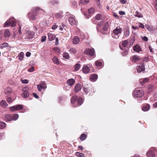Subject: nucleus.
<instances>
[{"label":"nucleus","instance_id":"nucleus-1","mask_svg":"<svg viewBox=\"0 0 157 157\" xmlns=\"http://www.w3.org/2000/svg\"><path fill=\"white\" fill-rule=\"evenodd\" d=\"M43 11L44 10L43 9L39 7H36L35 10L33 11V12H30L28 13V17L30 20H35L36 18L37 14L36 13H42Z\"/></svg>","mask_w":157,"mask_h":157},{"label":"nucleus","instance_id":"nucleus-2","mask_svg":"<svg viewBox=\"0 0 157 157\" xmlns=\"http://www.w3.org/2000/svg\"><path fill=\"white\" fill-rule=\"evenodd\" d=\"M122 31V30L120 27L117 26L113 30V33L111 34V36L113 38L117 39L119 38Z\"/></svg>","mask_w":157,"mask_h":157},{"label":"nucleus","instance_id":"nucleus-3","mask_svg":"<svg viewBox=\"0 0 157 157\" xmlns=\"http://www.w3.org/2000/svg\"><path fill=\"white\" fill-rule=\"evenodd\" d=\"M144 94V92L142 90L136 89L134 90L132 93L133 96L134 98H140Z\"/></svg>","mask_w":157,"mask_h":157},{"label":"nucleus","instance_id":"nucleus-4","mask_svg":"<svg viewBox=\"0 0 157 157\" xmlns=\"http://www.w3.org/2000/svg\"><path fill=\"white\" fill-rule=\"evenodd\" d=\"M11 25L12 27L15 26L16 25L15 19L14 17H11L9 20L6 21L4 24V26L8 27Z\"/></svg>","mask_w":157,"mask_h":157},{"label":"nucleus","instance_id":"nucleus-5","mask_svg":"<svg viewBox=\"0 0 157 157\" xmlns=\"http://www.w3.org/2000/svg\"><path fill=\"white\" fill-rule=\"evenodd\" d=\"M34 35V33L30 31H26V33L23 34L25 39L27 40H31L33 37Z\"/></svg>","mask_w":157,"mask_h":157},{"label":"nucleus","instance_id":"nucleus-6","mask_svg":"<svg viewBox=\"0 0 157 157\" xmlns=\"http://www.w3.org/2000/svg\"><path fill=\"white\" fill-rule=\"evenodd\" d=\"M68 21L69 23L72 26L76 25L78 24V21L75 19V16L71 15L68 18Z\"/></svg>","mask_w":157,"mask_h":157},{"label":"nucleus","instance_id":"nucleus-7","mask_svg":"<svg viewBox=\"0 0 157 157\" xmlns=\"http://www.w3.org/2000/svg\"><path fill=\"white\" fill-rule=\"evenodd\" d=\"M37 87L38 91H41L42 89H45L47 88V85L44 82L41 81L39 84L37 85Z\"/></svg>","mask_w":157,"mask_h":157},{"label":"nucleus","instance_id":"nucleus-8","mask_svg":"<svg viewBox=\"0 0 157 157\" xmlns=\"http://www.w3.org/2000/svg\"><path fill=\"white\" fill-rule=\"evenodd\" d=\"M29 89V87H25L23 88V93L21 94L23 98H26L29 97V95L28 92Z\"/></svg>","mask_w":157,"mask_h":157},{"label":"nucleus","instance_id":"nucleus-9","mask_svg":"<svg viewBox=\"0 0 157 157\" xmlns=\"http://www.w3.org/2000/svg\"><path fill=\"white\" fill-rule=\"evenodd\" d=\"M94 52L95 51L94 48H88L85 50L84 51V53L90 56H92L94 55Z\"/></svg>","mask_w":157,"mask_h":157},{"label":"nucleus","instance_id":"nucleus-10","mask_svg":"<svg viewBox=\"0 0 157 157\" xmlns=\"http://www.w3.org/2000/svg\"><path fill=\"white\" fill-rule=\"evenodd\" d=\"M83 90L84 92L87 94L89 95H90L91 94H93L94 91L93 89H92L90 87L88 88L87 87H83Z\"/></svg>","mask_w":157,"mask_h":157},{"label":"nucleus","instance_id":"nucleus-11","mask_svg":"<svg viewBox=\"0 0 157 157\" xmlns=\"http://www.w3.org/2000/svg\"><path fill=\"white\" fill-rule=\"evenodd\" d=\"M144 65L143 63L137 67V71L138 73H140L142 71H144L145 70Z\"/></svg>","mask_w":157,"mask_h":157},{"label":"nucleus","instance_id":"nucleus-12","mask_svg":"<svg viewBox=\"0 0 157 157\" xmlns=\"http://www.w3.org/2000/svg\"><path fill=\"white\" fill-rule=\"evenodd\" d=\"M145 27L151 33H153L155 30V29L154 26L148 25H146Z\"/></svg>","mask_w":157,"mask_h":157},{"label":"nucleus","instance_id":"nucleus-13","mask_svg":"<svg viewBox=\"0 0 157 157\" xmlns=\"http://www.w3.org/2000/svg\"><path fill=\"white\" fill-rule=\"evenodd\" d=\"M140 59L139 56L135 55L131 58V60L132 62L135 63Z\"/></svg>","mask_w":157,"mask_h":157},{"label":"nucleus","instance_id":"nucleus-14","mask_svg":"<svg viewBox=\"0 0 157 157\" xmlns=\"http://www.w3.org/2000/svg\"><path fill=\"white\" fill-rule=\"evenodd\" d=\"M90 70V69L89 67L87 65H84L82 69L83 73L85 74H87L88 73Z\"/></svg>","mask_w":157,"mask_h":157},{"label":"nucleus","instance_id":"nucleus-15","mask_svg":"<svg viewBox=\"0 0 157 157\" xmlns=\"http://www.w3.org/2000/svg\"><path fill=\"white\" fill-rule=\"evenodd\" d=\"M48 39L49 41H52L54 40L56 38V36L54 34L48 33Z\"/></svg>","mask_w":157,"mask_h":157},{"label":"nucleus","instance_id":"nucleus-16","mask_svg":"<svg viewBox=\"0 0 157 157\" xmlns=\"http://www.w3.org/2000/svg\"><path fill=\"white\" fill-rule=\"evenodd\" d=\"M79 38L78 36H75L74 37L73 40V43L74 44H78L79 42Z\"/></svg>","mask_w":157,"mask_h":157},{"label":"nucleus","instance_id":"nucleus-17","mask_svg":"<svg viewBox=\"0 0 157 157\" xmlns=\"http://www.w3.org/2000/svg\"><path fill=\"white\" fill-rule=\"evenodd\" d=\"M82 88L81 85L79 84H77L75 87V92H78L81 90Z\"/></svg>","mask_w":157,"mask_h":157},{"label":"nucleus","instance_id":"nucleus-18","mask_svg":"<svg viewBox=\"0 0 157 157\" xmlns=\"http://www.w3.org/2000/svg\"><path fill=\"white\" fill-rule=\"evenodd\" d=\"M150 109V106L148 104L144 105L142 108V110L144 111H148Z\"/></svg>","mask_w":157,"mask_h":157},{"label":"nucleus","instance_id":"nucleus-19","mask_svg":"<svg viewBox=\"0 0 157 157\" xmlns=\"http://www.w3.org/2000/svg\"><path fill=\"white\" fill-rule=\"evenodd\" d=\"M75 82V80L73 78L69 79L67 81V84L70 86H72Z\"/></svg>","mask_w":157,"mask_h":157},{"label":"nucleus","instance_id":"nucleus-20","mask_svg":"<svg viewBox=\"0 0 157 157\" xmlns=\"http://www.w3.org/2000/svg\"><path fill=\"white\" fill-rule=\"evenodd\" d=\"M10 33L9 30H6L4 32V36L5 38H8L10 36Z\"/></svg>","mask_w":157,"mask_h":157},{"label":"nucleus","instance_id":"nucleus-21","mask_svg":"<svg viewBox=\"0 0 157 157\" xmlns=\"http://www.w3.org/2000/svg\"><path fill=\"white\" fill-rule=\"evenodd\" d=\"M5 119L7 121H10L12 120V117L10 115L6 114L5 115Z\"/></svg>","mask_w":157,"mask_h":157},{"label":"nucleus","instance_id":"nucleus-22","mask_svg":"<svg viewBox=\"0 0 157 157\" xmlns=\"http://www.w3.org/2000/svg\"><path fill=\"white\" fill-rule=\"evenodd\" d=\"M98 78V75L96 74H93L91 76L90 79L91 81L94 82L96 81Z\"/></svg>","mask_w":157,"mask_h":157},{"label":"nucleus","instance_id":"nucleus-23","mask_svg":"<svg viewBox=\"0 0 157 157\" xmlns=\"http://www.w3.org/2000/svg\"><path fill=\"white\" fill-rule=\"evenodd\" d=\"M133 50L134 51H136L137 52H139L140 51H141L140 46L137 45L133 47Z\"/></svg>","mask_w":157,"mask_h":157},{"label":"nucleus","instance_id":"nucleus-24","mask_svg":"<svg viewBox=\"0 0 157 157\" xmlns=\"http://www.w3.org/2000/svg\"><path fill=\"white\" fill-rule=\"evenodd\" d=\"M149 79L147 78H145L144 79H142L140 80V83L142 85L145 84L147 82Z\"/></svg>","mask_w":157,"mask_h":157},{"label":"nucleus","instance_id":"nucleus-25","mask_svg":"<svg viewBox=\"0 0 157 157\" xmlns=\"http://www.w3.org/2000/svg\"><path fill=\"white\" fill-rule=\"evenodd\" d=\"M147 155L148 157H153L155 156V154L152 151H148L147 153Z\"/></svg>","mask_w":157,"mask_h":157},{"label":"nucleus","instance_id":"nucleus-26","mask_svg":"<svg viewBox=\"0 0 157 157\" xmlns=\"http://www.w3.org/2000/svg\"><path fill=\"white\" fill-rule=\"evenodd\" d=\"M0 105L3 107H6L8 105L6 101L2 100L0 102Z\"/></svg>","mask_w":157,"mask_h":157},{"label":"nucleus","instance_id":"nucleus-27","mask_svg":"<svg viewBox=\"0 0 157 157\" xmlns=\"http://www.w3.org/2000/svg\"><path fill=\"white\" fill-rule=\"evenodd\" d=\"M135 16L139 18H142L143 17L142 14L138 11H136V12Z\"/></svg>","mask_w":157,"mask_h":157},{"label":"nucleus","instance_id":"nucleus-28","mask_svg":"<svg viewBox=\"0 0 157 157\" xmlns=\"http://www.w3.org/2000/svg\"><path fill=\"white\" fill-rule=\"evenodd\" d=\"M12 120L16 121L17 119L19 117V115L18 114L15 113L13 114L12 116Z\"/></svg>","mask_w":157,"mask_h":157},{"label":"nucleus","instance_id":"nucleus-29","mask_svg":"<svg viewBox=\"0 0 157 157\" xmlns=\"http://www.w3.org/2000/svg\"><path fill=\"white\" fill-rule=\"evenodd\" d=\"M109 28V24L108 22H106L104 24V26L103 28V30L105 31H106Z\"/></svg>","mask_w":157,"mask_h":157},{"label":"nucleus","instance_id":"nucleus-30","mask_svg":"<svg viewBox=\"0 0 157 157\" xmlns=\"http://www.w3.org/2000/svg\"><path fill=\"white\" fill-rule=\"evenodd\" d=\"M129 35V29H127L124 33V36L125 37H128Z\"/></svg>","mask_w":157,"mask_h":157},{"label":"nucleus","instance_id":"nucleus-31","mask_svg":"<svg viewBox=\"0 0 157 157\" xmlns=\"http://www.w3.org/2000/svg\"><path fill=\"white\" fill-rule=\"evenodd\" d=\"M63 13L62 12L58 13L56 14L55 17L57 18H61L62 17Z\"/></svg>","mask_w":157,"mask_h":157},{"label":"nucleus","instance_id":"nucleus-32","mask_svg":"<svg viewBox=\"0 0 157 157\" xmlns=\"http://www.w3.org/2000/svg\"><path fill=\"white\" fill-rule=\"evenodd\" d=\"M24 54L23 52H21L19 55V59L20 60H22L24 58Z\"/></svg>","mask_w":157,"mask_h":157},{"label":"nucleus","instance_id":"nucleus-33","mask_svg":"<svg viewBox=\"0 0 157 157\" xmlns=\"http://www.w3.org/2000/svg\"><path fill=\"white\" fill-rule=\"evenodd\" d=\"M86 137L87 136L85 134H82L81 135L80 138L81 140L83 141L86 139Z\"/></svg>","mask_w":157,"mask_h":157},{"label":"nucleus","instance_id":"nucleus-34","mask_svg":"<svg viewBox=\"0 0 157 157\" xmlns=\"http://www.w3.org/2000/svg\"><path fill=\"white\" fill-rule=\"evenodd\" d=\"M83 101L82 98L79 97L77 103L79 105H80L83 103Z\"/></svg>","mask_w":157,"mask_h":157},{"label":"nucleus","instance_id":"nucleus-35","mask_svg":"<svg viewBox=\"0 0 157 157\" xmlns=\"http://www.w3.org/2000/svg\"><path fill=\"white\" fill-rule=\"evenodd\" d=\"M8 44L6 43H4L1 44L0 45V48H3L8 46Z\"/></svg>","mask_w":157,"mask_h":157},{"label":"nucleus","instance_id":"nucleus-36","mask_svg":"<svg viewBox=\"0 0 157 157\" xmlns=\"http://www.w3.org/2000/svg\"><path fill=\"white\" fill-rule=\"evenodd\" d=\"M70 52L72 54H75L77 52V51L76 49L73 48H71L69 50Z\"/></svg>","mask_w":157,"mask_h":157},{"label":"nucleus","instance_id":"nucleus-37","mask_svg":"<svg viewBox=\"0 0 157 157\" xmlns=\"http://www.w3.org/2000/svg\"><path fill=\"white\" fill-rule=\"evenodd\" d=\"M77 97L76 96H73L71 100V102L72 104H74L76 101L77 99Z\"/></svg>","mask_w":157,"mask_h":157},{"label":"nucleus","instance_id":"nucleus-38","mask_svg":"<svg viewBox=\"0 0 157 157\" xmlns=\"http://www.w3.org/2000/svg\"><path fill=\"white\" fill-rule=\"evenodd\" d=\"M128 42L127 40L123 41L122 43V45L123 47H126L128 45Z\"/></svg>","mask_w":157,"mask_h":157},{"label":"nucleus","instance_id":"nucleus-39","mask_svg":"<svg viewBox=\"0 0 157 157\" xmlns=\"http://www.w3.org/2000/svg\"><path fill=\"white\" fill-rule=\"evenodd\" d=\"M6 126V124L5 123L3 122H0V128L3 129Z\"/></svg>","mask_w":157,"mask_h":157},{"label":"nucleus","instance_id":"nucleus-40","mask_svg":"<svg viewBox=\"0 0 157 157\" xmlns=\"http://www.w3.org/2000/svg\"><path fill=\"white\" fill-rule=\"evenodd\" d=\"M63 57L64 58L68 59L69 58V55L68 53L67 52H64L63 54Z\"/></svg>","mask_w":157,"mask_h":157},{"label":"nucleus","instance_id":"nucleus-41","mask_svg":"<svg viewBox=\"0 0 157 157\" xmlns=\"http://www.w3.org/2000/svg\"><path fill=\"white\" fill-rule=\"evenodd\" d=\"M95 18L97 20L99 21L101 19L102 16L101 14H98L95 16Z\"/></svg>","mask_w":157,"mask_h":157},{"label":"nucleus","instance_id":"nucleus-42","mask_svg":"<svg viewBox=\"0 0 157 157\" xmlns=\"http://www.w3.org/2000/svg\"><path fill=\"white\" fill-rule=\"evenodd\" d=\"M16 110H19L23 108V107L22 105H16Z\"/></svg>","mask_w":157,"mask_h":157},{"label":"nucleus","instance_id":"nucleus-43","mask_svg":"<svg viewBox=\"0 0 157 157\" xmlns=\"http://www.w3.org/2000/svg\"><path fill=\"white\" fill-rule=\"evenodd\" d=\"M52 60L56 64H59V61L58 59L56 57H54L53 59Z\"/></svg>","mask_w":157,"mask_h":157},{"label":"nucleus","instance_id":"nucleus-44","mask_svg":"<svg viewBox=\"0 0 157 157\" xmlns=\"http://www.w3.org/2000/svg\"><path fill=\"white\" fill-rule=\"evenodd\" d=\"M95 65L97 67H100L102 65V62L99 61H97L95 62Z\"/></svg>","mask_w":157,"mask_h":157},{"label":"nucleus","instance_id":"nucleus-45","mask_svg":"<svg viewBox=\"0 0 157 157\" xmlns=\"http://www.w3.org/2000/svg\"><path fill=\"white\" fill-rule=\"evenodd\" d=\"M94 11V9L93 8H91L88 10V13L90 14L93 13Z\"/></svg>","mask_w":157,"mask_h":157},{"label":"nucleus","instance_id":"nucleus-46","mask_svg":"<svg viewBox=\"0 0 157 157\" xmlns=\"http://www.w3.org/2000/svg\"><path fill=\"white\" fill-rule=\"evenodd\" d=\"M80 65L79 63L76 64L75 66V69L76 71H78L80 68Z\"/></svg>","mask_w":157,"mask_h":157},{"label":"nucleus","instance_id":"nucleus-47","mask_svg":"<svg viewBox=\"0 0 157 157\" xmlns=\"http://www.w3.org/2000/svg\"><path fill=\"white\" fill-rule=\"evenodd\" d=\"M11 89L10 88H7L5 90V92L6 94H9L10 93Z\"/></svg>","mask_w":157,"mask_h":157},{"label":"nucleus","instance_id":"nucleus-48","mask_svg":"<svg viewBox=\"0 0 157 157\" xmlns=\"http://www.w3.org/2000/svg\"><path fill=\"white\" fill-rule=\"evenodd\" d=\"M89 2L88 0H81L80 2L82 4H86Z\"/></svg>","mask_w":157,"mask_h":157},{"label":"nucleus","instance_id":"nucleus-49","mask_svg":"<svg viewBox=\"0 0 157 157\" xmlns=\"http://www.w3.org/2000/svg\"><path fill=\"white\" fill-rule=\"evenodd\" d=\"M75 155L77 156L78 157H84V154L82 153H80L78 152H76Z\"/></svg>","mask_w":157,"mask_h":157},{"label":"nucleus","instance_id":"nucleus-50","mask_svg":"<svg viewBox=\"0 0 157 157\" xmlns=\"http://www.w3.org/2000/svg\"><path fill=\"white\" fill-rule=\"evenodd\" d=\"M16 105H14L10 107V110L12 111H16Z\"/></svg>","mask_w":157,"mask_h":157},{"label":"nucleus","instance_id":"nucleus-51","mask_svg":"<svg viewBox=\"0 0 157 157\" xmlns=\"http://www.w3.org/2000/svg\"><path fill=\"white\" fill-rule=\"evenodd\" d=\"M21 81L24 84H27L28 82V81L27 79H21Z\"/></svg>","mask_w":157,"mask_h":157},{"label":"nucleus","instance_id":"nucleus-52","mask_svg":"<svg viewBox=\"0 0 157 157\" xmlns=\"http://www.w3.org/2000/svg\"><path fill=\"white\" fill-rule=\"evenodd\" d=\"M149 59L148 57H145L143 59V62H147L148 61Z\"/></svg>","mask_w":157,"mask_h":157},{"label":"nucleus","instance_id":"nucleus-53","mask_svg":"<svg viewBox=\"0 0 157 157\" xmlns=\"http://www.w3.org/2000/svg\"><path fill=\"white\" fill-rule=\"evenodd\" d=\"M46 36H43L41 40V42H45L46 40Z\"/></svg>","mask_w":157,"mask_h":157},{"label":"nucleus","instance_id":"nucleus-54","mask_svg":"<svg viewBox=\"0 0 157 157\" xmlns=\"http://www.w3.org/2000/svg\"><path fill=\"white\" fill-rule=\"evenodd\" d=\"M142 39L143 40H144L145 41H146V42L148 40V38L147 37L145 36L142 37Z\"/></svg>","mask_w":157,"mask_h":157},{"label":"nucleus","instance_id":"nucleus-55","mask_svg":"<svg viewBox=\"0 0 157 157\" xmlns=\"http://www.w3.org/2000/svg\"><path fill=\"white\" fill-rule=\"evenodd\" d=\"M34 70V68L33 67H31L30 68L28 69V71L29 72H32Z\"/></svg>","mask_w":157,"mask_h":157},{"label":"nucleus","instance_id":"nucleus-56","mask_svg":"<svg viewBox=\"0 0 157 157\" xmlns=\"http://www.w3.org/2000/svg\"><path fill=\"white\" fill-rule=\"evenodd\" d=\"M7 101L9 103H12L13 101H12L11 100V98L10 97L8 98L7 99Z\"/></svg>","mask_w":157,"mask_h":157},{"label":"nucleus","instance_id":"nucleus-57","mask_svg":"<svg viewBox=\"0 0 157 157\" xmlns=\"http://www.w3.org/2000/svg\"><path fill=\"white\" fill-rule=\"evenodd\" d=\"M138 26L140 28L143 29L144 27V25L142 23H139L138 24Z\"/></svg>","mask_w":157,"mask_h":157},{"label":"nucleus","instance_id":"nucleus-58","mask_svg":"<svg viewBox=\"0 0 157 157\" xmlns=\"http://www.w3.org/2000/svg\"><path fill=\"white\" fill-rule=\"evenodd\" d=\"M53 50L56 52H59L60 51L59 49L58 48H54Z\"/></svg>","mask_w":157,"mask_h":157},{"label":"nucleus","instance_id":"nucleus-59","mask_svg":"<svg viewBox=\"0 0 157 157\" xmlns=\"http://www.w3.org/2000/svg\"><path fill=\"white\" fill-rule=\"evenodd\" d=\"M119 13L121 15H124L125 14V12L124 11H121L119 12Z\"/></svg>","mask_w":157,"mask_h":157},{"label":"nucleus","instance_id":"nucleus-60","mask_svg":"<svg viewBox=\"0 0 157 157\" xmlns=\"http://www.w3.org/2000/svg\"><path fill=\"white\" fill-rule=\"evenodd\" d=\"M122 55L123 56H125L128 54V51H124L122 53Z\"/></svg>","mask_w":157,"mask_h":157},{"label":"nucleus","instance_id":"nucleus-61","mask_svg":"<svg viewBox=\"0 0 157 157\" xmlns=\"http://www.w3.org/2000/svg\"><path fill=\"white\" fill-rule=\"evenodd\" d=\"M154 5H155V8L157 11V0H155L154 2Z\"/></svg>","mask_w":157,"mask_h":157},{"label":"nucleus","instance_id":"nucleus-62","mask_svg":"<svg viewBox=\"0 0 157 157\" xmlns=\"http://www.w3.org/2000/svg\"><path fill=\"white\" fill-rule=\"evenodd\" d=\"M21 27L20 25H19V29L18 30V32L19 33V34L20 35H21L22 34V33L21 31Z\"/></svg>","mask_w":157,"mask_h":157},{"label":"nucleus","instance_id":"nucleus-63","mask_svg":"<svg viewBox=\"0 0 157 157\" xmlns=\"http://www.w3.org/2000/svg\"><path fill=\"white\" fill-rule=\"evenodd\" d=\"M120 2L123 4H125L126 2V1H125L124 0H120Z\"/></svg>","mask_w":157,"mask_h":157},{"label":"nucleus","instance_id":"nucleus-64","mask_svg":"<svg viewBox=\"0 0 157 157\" xmlns=\"http://www.w3.org/2000/svg\"><path fill=\"white\" fill-rule=\"evenodd\" d=\"M31 54V53L30 52H27L26 54V55L27 57H29L30 56Z\"/></svg>","mask_w":157,"mask_h":157}]
</instances>
